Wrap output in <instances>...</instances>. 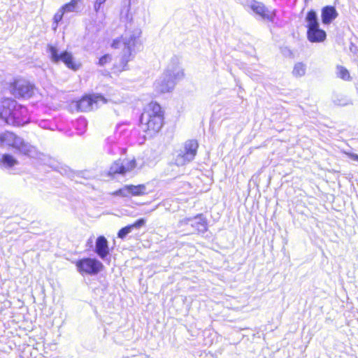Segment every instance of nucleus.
I'll list each match as a JSON object with an SVG mask.
<instances>
[{"instance_id":"1","label":"nucleus","mask_w":358,"mask_h":358,"mask_svg":"<svg viewBox=\"0 0 358 358\" xmlns=\"http://www.w3.org/2000/svg\"><path fill=\"white\" fill-rule=\"evenodd\" d=\"M165 124V110L157 101H151L143 107L138 120L139 132L143 141L152 138L158 134Z\"/></svg>"},{"instance_id":"2","label":"nucleus","mask_w":358,"mask_h":358,"mask_svg":"<svg viewBox=\"0 0 358 358\" xmlns=\"http://www.w3.org/2000/svg\"><path fill=\"white\" fill-rule=\"evenodd\" d=\"M0 121L15 127L26 126L29 122L27 106L12 97L0 98Z\"/></svg>"},{"instance_id":"3","label":"nucleus","mask_w":358,"mask_h":358,"mask_svg":"<svg viewBox=\"0 0 358 358\" xmlns=\"http://www.w3.org/2000/svg\"><path fill=\"white\" fill-rule=\"evenodd\" d=\"M183 76L184 71L180 65V58L177 55H173L164 73L155 82V87L160 93L170 92Z\"/></svg>"},{"instance_id":"4","label":"nucleus","mask_w":358,"mask_h":358,"mask_svg":"<svg viewBox=\"0 0 358 358\" xmlns=\"http://www.w3.org/2000/svg\"><path fill=\"white\" fill-rule=\"evenodd\" d=\"M0 145H6L15 152L33 159H36L40 152L35 146L9 131L0 134Z\"/></svg>"},{"instance_id":"5","label":"nucleus","mask_w":358,"mask_h":358,"mask_svg":"<svg viewBox=\"0 0 358 358\" xmlns=\"http://www.w3.org/2000/svg\"><path fill=\"white\" fill-rule=\"evenodd\" d=\"M46 52L52 63H62L73 71H77L83 66L81 61L76 59L73 54L67 49L61 50L59 46H46Z\"/></svg>"},{"instance_id":"6","label":"nucleus","mask_w":358,"mask_h":358,"mask_svg":"<svg viewBox=\"0 0 358 358\" xmlns=\"http://www.w3.org/2000/svg\"><path fill=\"white\" fill-rule=\"evenodd\" d=\"M85 252H94L96 257L109 264L111 261L113 248L109 246L108 239L103 235H99L96 238L91 235L85 243Z\"/></svg>"},{"instance_id":"7","label":"nucleus","mask_w":358,"mask_h":358,"mask_svg":"<svg viewBox=\"0 0 358 358\" xmlns=\"http://www.w3.org/2000/svg\"><path fill=\"white\" fill-rule=\"evenodd\" d=\"M76 271L83 277H95L105 270V266L98 257L87 256L72 262Z\"/></svg>"},{"instance_id":"8","label":"nucleus","mask_w":358,"mask_h":358,"mask_svg":"<svg viewBox=\"0 0 358 358\" xmlns=\"http://www.w3.org/2000/svg\"><path fill=\"white\" fill-rule=\"evenodd\" d=\"M36 87L34 83L20 76L14 77L8 83V90L15 99L27 100L31 98Z\"/></svg>"},{"instance_id":"9","label":"nucleus","mask_w":358,"mask_h":358,"mask_svg":"<svg viewBox=\"0 0 358 358\" xmlns=\"http://www.w3.org/2000/svg\"><path fill=\"white\" fill-rule=\"evenodd\" d=\"M179 227H185L192 234H203L208 231V222L203 213L185 217L179 221Z\"/></svg>"},{"instance_id":"10","label":"nucleus","mask_w":358,"mask_h":358,"mask_svg":"<svg viewBox=\"0 0 358 358\" xmlns=\"http://www.w3.org/2000/svg\"><path fill=\"white\" fill-rule=\"evenodd\" d=\"M35 159L41 164L47 166L52 171H57L62 176H66L70 178L75 177V172L73 170L48 155L39 152L38 155H37Z\"/></svg>"},{"instance_id":"11","label":"nucleus","mask_w":358,"mask_h":358,"mask_svg":"<svg viewBox=\"0 0 358 358\" xmlns=\"http://www.w3.org/2000/svg\"><path fill=\"white\" fill-rule=\"evenodd\" d=\"M137 166L136 160L133 158L119 159L115 161L107 172V176L114 178L116 175L126 176L127 173L133 171Z\"/></svg>"},{"instance_id":"12","label":"nucleus","mask_w":358,"mask_h":358,"mask_svg":"<svg viewBox=\"0 0 358 358\" xmlns=\"http://www.w3.org/2000/svg\"><path fill=\"white\" fill-rule=\"evenodd\" d=\"M149 193L145 184L124 185L123 187L115 190L111 194L113 196L131 197L141 196Z\"/></svg>"},{"instance_id":"13","label":"nucleus","mask_w":358,"mask_h":358,"mask_svg":"<svg viewBox=\"0 0 358 358\" xmlns=\"http://www.w3.org/2000/svg\"><path fill=\"white\" fill-rule=\"evenodd\" d=\"M134 47L124 46L119 62H115L113 65L112 70L114 73H119L129 69L128 63L134 58Z\"/></svg>"},{"instance_id":"14","label":"nucleus","mask_w":358,"mask_h":358,"mask_svg":"<svg viewBox=\"0 0 358 358\" xmlns=\"http://www.w3.org/2000/svg\"><path fill=\"white\" fill-rule=\"evenodd\" d=\"M103 97L100 94H96L92 92L84 94L80 98L75 101V108L77 111L88 112L93 109L94 105L97 106L99 100L97 97Z\"/></svg>"},{"instance_id":"15","label":"nucleus","mask_w":358,"mask_h":358,"mask_svg":"<svg viewBox=\"0 0 358 358\" xmlns=\"http://www.w3.org/2000/svg\"><path fill=\"white\" fill-rule=\"evenodd\" d=\"M141 35V30L140 29H135L133 31H127L124 36L120 38H116L113 41L112 45H136L141 43L140 37Z\"/></svg>"},{"instance_id":"16","label":"nucleus","mask_w":358,"mask_h":358,"mask_svg":"<svg viewBox=\"0 0 358 358\" xmlns=\"http://www.w3.org/2000/svg\"><path fill=\"white\" fill-rule=\"evenodd\" d=\"M245 6L250 8L259 20L268 19V14L264 5L255 0H247Z\"/></svg>"},{"instance_id":"17","label":"nucleus","mask_w":358,"mask_h":358,"mask_svg":"<svg viewBox=\"0 0 358 358\" xmlns=\"http://www.w3.org/2000/svg\"><path fill=\"white\" fill-rule=\"evenodd\" d=\"M199 148V143L196 139H189L186 141L182 147V150L186 154L187 158H189L192 161L195 159Z\"/></svg>"},{"instance_id":"18","label":"nucleus","mask_w":358,"mask_h":358,"mask_svg":"<svg viewBox=\"0 0 358 358\" xmlns=\"http://www.w3.org/2000/svg\"><path fill=\"white\" fill-rule=\"evenodd\" d=\"M17 159L10 153H4L0 155V167L6 169H11L18 164Z\"/></svg>"},{"instance_id":"19","label":"nucleus","mask_w":358,"mask_h":358,"mask_svg":"<svg viewBox=\"0 0 358 358\" xmlns=\"http://www.w3.org/2000/svg\"><path fill=\"white\" fill-rule=\"evenodd\" d=\"M308 37L311 43H321L324 40L326 33L323 30L317 27L313 29V30L308 29Z\"/></svg>"},{"instance_id":"20","label":"nucleus","mask_w":358,"mask_h":358,"mask_svg":"<svg viewBox=\"0 0 358 358\" xmlns=\"http://www.w3.org/2000/svg\"><path fill=\"white\" fill-rule=\"evenodd\" d=\"M192 162V161L189 158H187L186 154L180 148L173 155L172 163L177 166H182L189 164Z\"/></svg>"},{"instance_id":"21","label":"nucleus","mask_w":358,"mask_h":358,"mask_svg":"<svg viewBox=\"0 0 358 358\" xmlns=\"http://www.w3.org/2000/svg\"><path fill=\"white\" fill-rule=\"evenodd\" d=\"M338 14L336 9L332 6H327L322 9V20L324 24H329L334 20Z\"/></svg>"},{"instance_id":"22","label":"nucleus","mask_w":358,"mask_h":358,"mask_svg":"<svg viewBox=\"0 0 358 358\" xmlns=\"http://www.w3.org/2000/svg\"><path fill=\"white\" fill-rule=\"evenodd\" d=\"M95 94H100L103 96L102 98L101 96L97 97L99 102L107 103L111 101V96L114 94V90L111 87L103 86L101 91L96 92Z\"/></svg>"},{"instance_id":"23","label":"nucleus","mask_w":358,"mask_h":358,"mask_svg":"<svg viewBox=\"0 0 358 358\" xmlns=\"http://www.w3.org/2000/svg\"><path fill=\"white\" fill-rule=\"evenodd\" d=\"M306 21L308 23V29H312L319 27L316 13L311 10L308 13L306 16Z\"/></svg>"},{"instance_id":"24","label":"nucleus","mask_w":358,"mask_h":358,"mask_svg":"<svg viewBox=\"0 0 358 358\" xmlns=\"http://www.w3.org/2000/svg\"><path fill=\"white\" fill-rule=\"evenodd\" d=\"M88 122L84 116H80L76 122V127L79 130L80 134H83L87 129Z\"/></svg>"},{"instance_id":"25","label":"nucleus","mask_w":358,"mask_h":358,"mask_svg":"<svg viewBox=\"0 0 358 358\" xmlns=\"http://www.w3.org/2000/svg\"><path fill=\"white\" fill-rule=\"evenodd\" d=\"M96 59L97 61L95 62V64L99 66H104L112 61V55L109 53H105Z\"/></svg>"},{"instance_id":"26","label":"nucleus","mask_w":358,"mask_h":358,"mask_svg":"<svg viewBox=\"0 0 358 358\" xmlns=\"http://www.w3.org/2000/svg\"><path fill=\"white\" fill-rule=\"evenodd\" d=\"M133 230L134 229L131 227V225L129 224L119 229L117 234V236L118 238L124 240Z\"/></svg>"},{"instance_id":"27","label":"nucleus","mask_w":358,"mask_h":358,"mask_svg":"<svg viewBox=\"0 0 358 358\" xmlns=\"http://www.w3.org/2000/svg\"><path fill=\"white\" fill-rule=\"evenodd\" d=\"M292 73L296 77H301L306 73V66L301 63L299 62L294 66Z\"/></svg>"},{"instance_id":"28","label":"nucleus","mask_w":358,"mask_h":358,"mask_svg":"<svg viewBox=\"0 0 358 358\" xmlns=\"http://www.w3.org/2000/svg\"><path fill=\"white\" fill-rule=\"evenodd\" d=\"M98 280L100 283V287H95L94 292L97 291L99 293L103 294L105 293V291L107 289V288L108 287V282L107 281V280L105 278L101 277V276H100L98 278Z\"/></svg>"},{"instance_id":"29","label":"nucleus","mask_w":358,"mask_h":358,"mask_svg":"<svg viewBox=\"0 0 358 358\" xmlns=\"http://www.w3.org/2000/svg\"><path fill=\"white\" fill-rule=\"evenodd\" d=\"M338 76L344 80H350V75L347 69L342 66H337Z\"/></svg>"},{"instance_id":"30","label":"nucleus","mask_w":358,"mask_h":358,"mask_svg":"<svg viewBox=\"0 0 358 358\" xmlns=\"http://www.w3.org/2000/svg\"><path fill=\"white\" fill-rule=\"evenodd\" d=\"M61 9H62V12L64 13V14L66 13L78 12L80 10L78 6H75L74 3H71V2L64 5L61 8Z\"/></svg>"},{"instance_id":"31","label":"nucleus","mask_w":358,"mask_h":358,"mask_svg":"<svg viewBox=\"0 0 358 358\" xmlns=\"http://www.w3.org/2000/svg\"><path fill=\"white\" fill-rule=\"evenodd\" d=\"M117 132L115 134V136H109L106 139V142L107 144V152L109 154H113L115 152L113 145L115 143V140L117 139Z\"/></svg>"},{"instance_id":"32","label":"nucleus","mask_w":358,"mask_h":358,"mask_svg":"<svg viewBox=\"0 0 358 358\" xmlns=\"http://www.w3.org/2000/svg\"><path fill=\"white\" fill-rule=\"evenodd\" d=\"M130 1L129 0L127 3H125L124 7L121 10L120 17L121 18H125L127 20H131V17H130Z\"/></svg>"},{"instance_id":"33","label":"nucleus","mask_w":358,"mask_h":358,"mask_svg":"<svg viewBox=\"0 0 358 358\" xmlns=\"http://www.w3.org/2000/svg\"><path fill=\"white\" fill-rule=\"evenodd\" d=\"M146 224V219L145 217H140L135 220L133 223L130 224L133 229H140Z\"/></svg>"},{"instance_id":"34","label":"nucleus","mask_w":358,"mask_h":358,"mask_svg":"<svg viewBox=\"0 0 358 358\" xmlns=\"http://www.w3.org/2000/svg\"><path fill=\"white\" fill-rule=\"evenodd\" d=\"M64 15V13L62 12V9L60 8L57 13H55L54 18H53V29L55 30L58 22H60L63 17V15Z\"/></svg>"},{"instance_id":"35","label":"nucleus","mask_w":358,"mask_h":358,"mask_svg":"<svg viewBox=\"0 0 358 358\" xmlns=\"http://www.w3.org/2000/svg\"><path fill=\"white\" fill-rule=\"evenodd\" d=\"M85 348L88 350H90V351H94L96 348V343L94 342H92V343H87V342H85Z\"/></svg>"},{"instance_id":"36","label":"nucleus","mask_w":358,"mask_h":358,"mask_svg":"<svg viewBox=\"0 0 358 358\" xmlns=\"http://www.w3.org/2000/svg\"><path fill=\"white\" fill-rule=\"evenodd\" d=\"M79 178H87L85 176V171H78L77 173H75V177Z\"/></svg>"},{"instance_id":"37","label":"nucleus","mask_w":358,"mask_h":358,"mask_svg":"<svg viewBox=\"0 0 358 358\" xmlns=\"http://www.w3.org/2000/svg\"><path fill=\"white\" fill-rule=\"evenodd\" d=\"M50 122L47 120L41 121L40 123V126L43 128H48Z\"/></svg>"},{"instance_id":"38","label":"nucleus","mask_w":358,"mask_h":358,"mask_svg":"<svg viewBox=\"0 0 358 358\" xmlns=\"http://www.w3.org/2000/svg\"><path fill=\"white\" fill-rule=\"evenodd\" d=\"M101 6H102L101 4L95 1L94 5V10L96 11V13H99L101 10Z\"/></svg>"},{"instance_id":"39","label":"nucleus","mask_w":358,"mask_h":358,"mask_svg":"<svg viewBox=\"0 0 358 358\" xmlns=\"http://www.w3.org/2000/svg\"><path fill=\"white\" fill-rule=\"evenodd\" d=\"M81 0H71L70 2L71 3H75V6H78V3L80 2Z\"/></svg>"},{"instance_id":"40","label":"nucleus","mask_w":358,"mask_h":358,"mask_svg":"<svg viewBox=\"0 0 358 358\" xmlns=\"http://www.w3.org/2000/svg\"><path fill=\"white\" fill-rule=\"evenodd\" d=\"M242 90H243V88L241 86H239V91H238V96L241 98H243V96L241 95Z\"/></svg>"},{"instance_id":"41","label":"nucleus","mask_w":358,"mask_h":358,"mask_svg":"<svg viewBox=\"0 0 358 358\" xmlns=\"http://www.w3.org/2000/svg\"><path fill=\"white\" fill-rule=\"evenodd\" d=\"M106 0H96L95 1L103 5L105 2H106Z\"/></svg>"},{"instance_id":"42","label":"nucleus","mask_w":358,"mask_h":358,"mask_svg":"<svg viewBox=\"0 0 358 358\" xmlns=\"http://www.w3.org/2000/svg\"><path fill=\"white\" fill-rule=\"evenodd\" d=\"M352 157H353V159H355V160H357V161H358V155H352Z\"/></svg>"},{"instance_id":"43","label":"nucleus","mask_w":358,"mask_h":358,"mask_svg":"<svg viewBox=\"0 0 358 358\" xmlns=\"http://www.w3.org/2000/svg\"><path fill=\"white\" fill-rule=\"evenodd\" d=\"M112 47L114 48H118L120 46L115 45V46H112Z\"/></svg>"},{"instance_id":"44","label":"nucleus","mask_w":358,"mask_h":358,"mask_svg":"<svg viewBox=\"0 0 358 358\" xmlns=\"http://www.w3.org/2000/svg\"><path fill=\"white\" fill-rule=\"evenodd\" d=\"M122 133V131H120V133H119V137L120 136L121 134Z\"/></svg>"},{"instance_id":"45","label":"nucleus","mask_w":358,"mask_h":358,"mask_svg":"<svg viewBox=\"0 0 358 358\" xmlns=\"http://www.w3.org/2000/svg\"><path fill=\"white\" fill-rule=\"evenodd\" d=\"M76 182L82 183L81 181L76 180Z\"/></svg>"}]
</instances>
